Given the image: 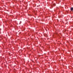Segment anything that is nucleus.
Instances as JSON below:
<instances>
[{
  "instance_id": "nucleus-1",
  "label": "nucleus",
  "mask_w": 73,
  "mask_h": 73,
  "mask_svg": "<svg viewBox=\"0 0 73 73\" xmlns=\"http://www.w3.org/2000/svg\"><path fill=\"white\" fill-rule=\"evenodd\" d=\"M70 10L71 11H73V7H71L70 8Z\"/></svg>"
},
{
  "instance_id": "nucleus-2",
  "label": "nucleus",
  "mask_w": 73,
  "mask_h": 73,
  "mask_svg": "<svg viewBox=\"0 0 73 73\" xmlns=\"http://www.w3.org/2000/svg\"><path fill=\"white\" fill-rule=\"evenodd\" d=\"M53 5H54V6H56V4H54Z\"/></svg>"
}]
</instances>
